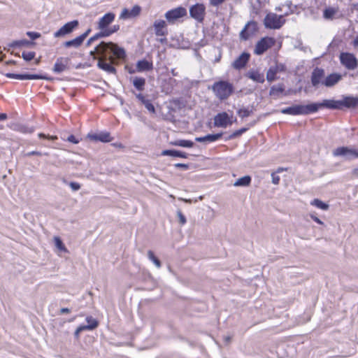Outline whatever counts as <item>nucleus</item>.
I'll return each instance as SVG.
<instances>
[{"label": "nucleus", "mask_w": 358, "mask_h": 358, "mask_svg": "<svg viewBox=\"0 0 358 358\" xmlns=\"http://www.w3.org/2000/svg\"><path fill=\"white\" fill-rule=\"evenodd\" d=\"M90 55L94 59L98 57V66L106 72L114 73L115 69L113 66L115 62V58L124 59L126 53L123 48L112 42H101L97 45L94 50L90 52Z\"/></svg>", "instance_id": "nucleus-1"}, {"label": "nucleus", "mask_w": 358, "mask_h": 358, "mask_svg": "<svg viewBox=\"0 0 358 358\" xmlns=\"http://www.w3.org/2000/svg\"><path fill=\"white\" fill-rule=\"evenodd\" d=\"M212 90L220 100L228 99L234 92V86L227 81L215 82L212 86Z\"/></svg>", "instance_id": "nucleus-2"}, {"label": "nucleus", "mask_w": 358, "mask_h": 358, "mask_svg": "<svg viewBox=\"0 0 358 358\" xmlns=\"http://www.w3.org/2000/svg\"><path fill=\"white\" fill-rule=\"evenodd\" d=\"M317 111V106L315 104L308 105H294L291 107L284 108L281 110L283 114L292 115H308Z\"/></svg>", "instance_id": "nucleus-3"}, {"label": "nucleus", "mask_w": 358, "mask_h": 358, "mask_svg": "<svg viewBox=\"0 0 358 358\" xmlns=\"http://www.w3.org/2000/svg\"><path fill=\"white\" fill-rule=\"evenodd\" d=\"M285 23L284 15H279L274 13H268L264 19V27L270 29H279Z\"/></svg>", "instance_id": "nucleus-4"}, {"label": "nucleus", "mask_w": 358, "mask_h": 358, "mask_svg": "<svg viewBox=\"0 0 358 358\" xmlns=\"http://www.w3.org/2000/svg\"><path fill=\"white\" fill-rule=\"evenodd\" d=\"M275 39L273 37L265 36L259 39L254 48V54L262 55L275 44Z\"/></svg>", "instance_id": "nucleus-5"}, {"label": "nucleus", "mask_w": 358, "mask_h": 358, "mask_svg": "<svg viewBox=\"0 0 358 358\" xmlns=\"http://www.w3.org/2000/svg\"><path fill=\"white\" fill-rule=\"evenodd\" d=\"M341 63L348 69L354 70L358 66L355 56L349 52H341L339 56Z\"/></svg>", "instance_id": "nucleus-6"}, {"label": "nucleus", "mask_w": 358, "mask_h": 358, "mask_svg": "<svg viewBox=\"0 0 358 358\" xmlns=\"http://www.w3.org/2000/svg\"><path fill=\"white\" fill-rule=\"evenodd\" d=\"M258 31V24L254 21H249L240 32V38L246 41L250 37L255 36Z\"/></svg>", "instance_id": "nucleus-7"}, {"label": "nucleus", "mask_w": 358, "mask_h": 358, "mask_svg": "<svg viewBox=\"0 0 358 358\" xmlns=\"http://www.w3.org/2000/svg\"><path fill=\"white\" fill-rule=\"evenodd\" d=\"M187 15L186 8L179 6L174 9L168 10L165 13V17L169 23H174L178 19L185 17Z\"/></svg>", "instance_id": "nucleus-8"}, {"label": "nucleus", "mask_w": 358, "mask_h": 358, "mask_svg": "<svg viewBox=\"0 0 358 358\" xmlns=\"http://www.w3.org/2000/svg\"><path fill=\"white\" fill-rule=\"evenodd\" d=\"M334 156H342L347 159L358 158V150L348 147H339L333 152Z\"/></svg>", "instance_id": "nucleus-9"}, {"label": "nucleus", "mask_w": 358, "mask_h": 358, "mask_svg": "<svg viewBox=\"0 0 358 358\" xmlns=\"http://www.w3.org/2000/svg\"><path fill=\"white\" fill-rule=\"evenodd\" d=\"M189 15L194 20L201 22L206 15V7L203 3H196L189 8Z\"/></svg>", "instance_id": "nucleus-10"}, {"label": "nucleus", "mask_w": 358, "mask_h": 358, "mask_svg": "<svg viewBox=\"0 0 358 358\" xmlns=\"http://www.w3.org/2000/svg\"><path fill=\"white\" fill-rule=\"evenodd\" d=\"M286 67L285 64L276 63L274 66H271L266 72V80L268 82L271 83L278 79L277 74L281 72H285Z\"/></svg>", "instance_id": "nucleus-11"}, {"label": "nucleus", "mask_w": 358, "mask_h": 358, "mask_svg": "<svg viewBox=\"0 0 358 358\" xmlns=\"http://www.w3.org/2000/svg\"><path fill=\"white\" fill-rule=\"evenodd\" d=\"M232 124V116H229L226 112L218 113L214 117V124L218 127H227Z\"/></svg>", "instance_id": "nucleus-12"}, {"label": "nucleus", "mask_w": 358, "mask_h": 358, "mask_svg": "<svg viewBox=\"0 0 358 358\" xmlns=\"http://www.w3.org/2000/svg\"><path fill=\"white\" fill-rule=\"evenodd\" d=\"M78 26V20H73L66 23L59 30L54 34L55 38L63 37L73 31V30Z\"/></svg>", "instance_id": "nucleus-13"}, {"label": "nucleus", "mask_w": 358, "mask_h": 358, "mask_svg": "<svg viewBox=\"0 0 358 358\" xmlns=\"http://www.w3.org/2000/svg\"><path fill=\"white\" fill-rule=\"evenodd\" d=\"M141 12V8L138 5H135L132 7L131 10L128 8H123L120 15V19L121 20H127L130 18H134L138 17Z\"/></svg>", "instance_id": "nucleus-14"}, {"label": "nucleus", "mask_w": 358, "mask_h": 358, "mask_svg": "<svg viewBox=\"0 0 358 358\" xmlns=\"http://www.w3.org/2000/svg\"><path fill=\"white\" fill-rule=\"evenodd\" d=\"M7 78H15L18 80H48L49 78L45 76L38 74H15V73H7Z\"/></svg>", "instance_id": "nucleus-15"}, {"label": "nucleus", "mask_w": 358, "mask_h": 358, "mask_svg": "<svg viewBox=\"0 0 358 358\" xmlns=\"http://www.w3.org/2000/svg\"><path fill=\"white\" fill-rule=\"evenodd\" d=\"M155 34L157 36H164L167 35L166 23L164 20H157L153 23Z\"/></svg>", "instance_id": "nucleus-16"}, {"label": "nucleus", "mask_w": 358, "mask_h": 358, "mask_svg": "<svg viewBox=\"0 0 358 358\" xmlns=\"http://www.w3.org/2000/svg\"><path fill=\"white\" fill-rule=\"evenodd\" d=\"M70 59L68 57H59L57 58L54 67L53 71L57 73H59L66 71L68 69Z\"/></svg>", "instance_id": "nucleus-17"}, {"label": "nucleus", "mask_w": 358, "mask_h": 358, "mask_svg": "<svg viewBox=\"0 0 358 358\" xmlns=\"http://www.w3.org/2000/svg\"><path fill=\"white\" fill-rule=\"evenodd\" d=\"M115 17V15L114 13H107L99 20L98 22V28L104 31L105 29L114 21Z\"/></svg>", "instance_id": "nucleus-18"}, {"label": "nucleus", "mask_w": 358, "mask_h": 358, "mask_svg": "<svg viewBox=\"0 0 358 358\" xmlns=\"http://www.w3.org/2000/svg\"><path fill=\"white\" fill-rule=\"evenodd\" d=\"M87 138L91 141H101L103 143L110 142L113 138L108 132H101L99 134H89Z\"/></svg>", "instance_id": "nucleus-19"}, {"label": "nucleus", "mask_w": 358, "mask_h": 358, "mask_svg": "<svg viewBox=\"0 0 358 358\" xmlns=\"http://www.w3.org/2000/svg\"><path fill=\"white\" fill-rule=\"evenodd\" d=\"M324 76V71L322 69H315L312 73L311 83L315 87H317L319 84H322Z\"/></svg>", "instance_id": "nucleus-20"}, {"label": "nucleus", "mask_w": 358, "mask_h": 358, "mask_svg": "<svg viewBox=\"0 0 358 358\" xmlns=\"http://www.w3.org/2000/svg\"><path fill=\"white\" fill-rule=\"evenodd\" d=\"M312 104H315L317 106V110H319L320 108H328L333 109L341 108L340 101H334L331 99H324L321 103H313Z\"/></svg>", "instance_id": "nucleus-21"}, {"label": "nucleus", "mask_w": 358, "mask_h": 358, "mask_svg": "<svg viewBox=\"0 0 358 358\" xmlns=\"http://www.w3.org/2000/svg\"><path fill=\"white\" fill-rule=\"evenodd\" d=\"M342 79V75L339 73H331L327 76L322 82V85L330 87L337 84Z\"/></svg>", "instance_id": "nucleus-22"}, {"label": "nucleus", "mask_w": 358, "mask_h": 358, "mask_svg": "<svg viewBox=\"0 0 358 358\" xmlns=\"http://www.w3.org/2000/svg\"><path fill=\"white\" fill-rule=\"evenodd\" d=\"M250 58V55L246 52L242 53L233 63L232 66L234 69H240L243 68Z\"/></svg>", "instance_id": "nucleus-23"}, {"label": "nucleus", "mask_w": 358, "mask_h": 358, "mask_svg": "<svg viewBox=\"0 0 358 358\" xmlns=\"http://www.w3.org/2000/svg\"><path fill=\"white\" fill-rule=\"evenodd\" d=\"M341 101V108L345 106L347 108H354L358 103V97L345 96Z\"/></svg>", "instance_id": "nucleus-24"}, {"label": "nucleus", "mask_w": 358, "mask_h": 358, "mask_svg": "<svg viewBox=\"0 0 358 358\" xmlns=\"http://www.w3.org/2000/svg\"><path fill=\"white\" fill-rule=\"evenodd\" d=\"M153 68L152 62L145 59L140 60L136 64V69L138 72L152 70Z\"/></svg>", "instance_id": "nucleus-25"}, {"label": "nucleus", "mask_w": 358, "mask_h": 358, "mask_svg": "<svg viewBox=\"0 0 358 358\" xmlns=\"http://www.w3.org/2000/svg\"><path fill=\"white\" fill-rule=\"evenodd\" d=\"M246 76L249 78L250 79L252 80L253 81L263 83L264 82V76L263 73H259L257 71H249Z\"/></svg>", "instance_id": "nucleus-26"}, {"label": "nucleus", "mask_w": 358, "mask_h": 358, "mask_svg": "<svg viewBox=\"0 0 358 358\" xmlns=\"http://www.w3.org/2000/svg\"><path fill=\"white\" fill-rule=\"evenodd\" d=\"M222 136V134H208L203 137H196L195 138L197 142H213Z\"/></svg>", "instance_id": "nucleus-27"}, {"label": "nucleus", "mask_w": 358, "mask_h": 358, "mask_svg": "<svg viewBox=\"0 0 358 358\" xmlns=\"http://www.w3.org/2000/svg\"><path fill=\"white\" fill-rule=\"evenodd\" d=\"M118 29H119V26H114L113 27V29H112V30H104L101 33L97 34L95 36L91 37L88 40L87 44L88 45L90 44L92 42H93L94 40L97 39L99 37H101V36H108L111 34H113L115 31H116L117 30H118Z\"/></svg>", "instance_id": "nucleus-28"}, {"label": "nucleus", "mask_w": 358, "mask_h": 358, "mask_svg": "<svg viewBox=\"0 0 358 358\" xmlns=\"http://www.w3.org/2000/svg\"><path fill=\"white\" fill-rule=\"evenodd\" d=\"M84 40H85V36H79L73 38V40L66 41L64 43V45L66 48H69V47L78 48L83 43Z\"/></svg>", "instance_id": "nucleus-29"}, {"label": "nucleus", "mask_w": 358, "mask_h": 358, "mask_svg": "<svg viewBox=\"0 0 358 358\" xmlns=\"http://www.w3.org/2000/svg\"><path fill=\"white\" fill-rule=\"evenodd\" d=\"M251 182V178L249 176H245L236 180L234 183L235 187H246L249 186Z\"/></svg>", "instance_id": "nucleus-30"}, {"label": "nucleus", "mask_w": 358, "mask_h": 358, "mask_svg": "<svg viewBox=\"0 0 358 358\" xmlns=\"http://www.w3.org/2000/svg\"><path fill=\"white\" fill-rule=\"evenodd\" d=\"M162 155L181 157V158L187 157V155L185 152L178 151V150H165L162 151Z\"/></svg>", "instance_id": "nucleus-31"}, {"label": "nucleus", "mask_w": 358, "mask_h": 358, "mask_svg": "<svg viewBox=\"0 0 358 358\" xmlns=\"http://www.w3.org/2000/svg\"><path fill=\"white\" fill-rule=\"evenodd\" d=\"M13 129L24 134H31L34 131L33 127L23 124H16L14 126Z\"/></svg>", "instance_id": "nucleus-32"}, {"label": "nucleus", "mask_w": 358, "mask_h": 358, "mask_svg": "<svg viewBox=\"0 0 358 358\" xmlns=\"http://www.w3.org/2000/svg\"><path fill=\"white\" fill-rule=\"evenodd\" d=\"M171 145L175 146H180L183 148H192L194 143L189 140H177L171 143Z\"/></svg>", "instance_id": "nucleus-33"}, {"label": "nucleus", "mask_w": 358, "mask_h": 358, "mask_svg": "<svg viewBox=\"0 0 358 358\" xmlns=\"http://www.w3.org/2000/svg\"><path fill=\"white\" fill-rule=\"evenodd\" d=\"M310 204L313 206H315L316 208L323 210H327L329 209V204L323 202L322 201L315 199L311 202Z\"/></svg>", "instance_id": "nucleus-34"}, {"label": "nucleus", "mask_w": 358, "mask_h": 358, "mask_svg": "<svg viewBox=\"0 0 358 358\" xmlns=\"http://www.w3.org/2000/svg\"><path fill=\"white\" fill-rule=\"evenodd\" d=\"M284 91V87L282 85L279 84L278 85H273L271 87L270 90V95L271 96H278L280 94L282 93Z\"/></svg>", "instance_id": "nucleus-35"}, {"label": "nucleus", "mask_w": 358, "mask_h": 358, "mask_svg": "<svg viewBox=\"0 0 358 358\" xmlns=\"http://www.w3.org/2000/svg\"><path fill=\"white\" fill-rule=\"evenodd\" d=\"M145 84V80L143 78H135L133 81L134 86L138 90H143Z\"/></svg>", "instance_id": "nucleus-36"}, {"label": "nucleus", "mask_w": 358, "mask_h": 358, "mask_svg": "<svg viewBox=\"0 0 358 358\" xmlns=\"http://www.w3.org/2000/svg\"><path fill=\"white\" fill-rule=\"evenodd\" d=\"M337 13V8H328L324 10V17L326 19H332Z\"/></svg>", "instance_id": "nucleus-37"}, {"label": "nucleus", "mask_w": 358, "mask_h": 358, "mask_svg": "<svg viewBox=\"0 0 358 358\" xmlns=\"http://www.w3.org/2000/svg\"><path fill=\"white\" fill-rule=\"evenodd\" d=\"M54 242H55V245L56 248L59 250L63 251L65 252H68V250L66 249V248L65 247L64 244L63 243L62 241L61 240V238L59 237H58V236L54 237Z\"/></svg>", "instance_id": "nucleus-38"}, {"label": "nucleus", "mask_w": 358, "mask_h": 358, "mask_svg": "<svg viewBox=\"0 0 358 358\" xmlns=\"http://www.w3.org/2000/svg\"><path fill=\"white\" fill-rule=\"evenodd\" d=\"M86 321L88 323V324L85 325V327H93L91 328H88L87 330H93L96 329L99 325L97 320L93 318L92 316H87L86 317Z\"/></svg>", "instance_id": "nucleus-39"}, {"label": "nucleus", "mask_w": 358, "mask_h": 358, "mask_svg": "<svg viewBox=\"0 0 358 358\" xmlns=\"http://www.w3.org/2000/svg\"><path fill=\"white\" fill-rule=\"evenodd\" d=\"M148 257L149 259L151 260L157 268L161 267L160 261L155 256V254L152 251L149 250L148 252Z\"/></svg>", "instance_id": "nucleus-40"}, {"label": "nucleus", "mask_w": 358, "mask_h": 358, "mask_svg": "<svg viewBox=\"0 0 358 358\" xmlns=\"http://www.w3.org/2000/svg\"><path fill=\"white\" fill-rule=\"evenodd\" d=\"M35 55L36 53L33 51H24L22 52V57L25 60V61H31V59H33L35 57Z\"/></svg>", "instance_id": "nucleus-41"}, {"label": "nucleus", "mask_w": 358, "mask_h": 358, "mask_svg": "<svg viewBox=\"0 0 358 358\" xmlns=\"http://www.w3.org/2000/svg\"><path fill=\"white\" fill-rule=\"evenodd\" d=\"M92 327H85V325L79 326L76 330L75 331L74 336L78 339L80 337V334L85 330H87L88 328H91Z\"/></svg>", "instance_id": "nucleus-42"}, {"label": "nucleus", "mask_w": 358, "mask_h": 358, "mask_svg": "<svg viewBox=\"0 0 358 358\" xmlns=\"http://www.w3.org/2000/svg\"><path fill=\"white\" fill-rule=\"evenodd\" d=\"M250 113L251 111L247 108H241L238 111V115L242 118L248 117L250 115Z\"/></svg>", "instance_id": "nucleus-43"}, {"label": "nucleus", "mask_w": 358, "mask_h": 358, "mask_svg": "<svg viewBox=\"0 0 358 358\" xmlns=\"http://www.w3.org/2000/svg\"><path fill=\"white\" fill-rule=\"evenodd\" d=\"M177 217L179 220V222L181 225H184L187 220L185 215L182 214L180 210H177Z\"/></svg>", "instance_id": "nucleus-44"}, {"label": "nucleus", "mask_w": 358, "mask_h": 358, "mask_svg": "<svg viewBox=\"0 0 358 358\" xmlns=\"http://www.w3.org/2000/svg\"><path fill=\"white\" fill-rule=\"evenodd\" d=\"M145 107L147 108L148 111H150L152 113H155V109L152 103L150 102V101L148 100L147 101H145V103L143 104Z\"/></svg>", "instance_id": "nucleus-45"}, {"label": "nucleus", "mask_w": 358, "mask_h": 358, "mask_svg": "<svg viewBox=\"0 0 358 358\" xmlns=\"http://www.w3.org/2000/svg\"><path fill=\"white\" fill-rule=\"evenodd\" d=\"M27 35L31 39L34 40L41 37V34L34 31H28Z\"/></svg>", "instance_id": "nucleus-46"}, {"label": "nucleus", "mask_w": 358, "mask_h": 358, "mask_svg": "<svg viewBox=\"0 0 358 358\" xmlns=\"http://www.w3.org/2000/svg\"><path fill=\"white\" fill-rule=\"evenodd\" d=\"M225 1V0H209V3L212 6H218L223 3Z\"/></svg>", "instance_id": "nucleus-47"}, {"label": "nucleus", "mask_w": 358, "mask_h": 358, "mask_svg": "<svg viewBox=\"0 0 358 358\" xmlns=\"http://www.w3.org/2000/svg\"><path fill=\"white\" fill-rule=\"evenodd\" d=\"M69 186L73 191H77V190L80 189V185L76 182H71L69 183Z\"/></svg>", "instance_id": "nucleus-48"}, {"label": "nucleus", "mask_w": 358, "mask_h": 358, "mask_svg": "<svg viewBox=\"0 0 358 358\" xmlns=\"http://www.w3.org/2000/svg\"><path fill=\"white\" fill-rule=\"evenodd\" d=\"M271 178H272V182L274 184V185H278L280 182V177L278 176H277L275 173H273L271 174Z\"/></svg>", "instance_id": "nucleus-49"}, {"label": "nucleus", "mask_w": 358, "mask_h": 358, "mask_svg": "<svg viewBox=\"0 0 358 358\" xmlns=\"http://www.w3.org/2000/svg\"><path fill=\"white\" fill-rule=\"evenodd\" d=\"M38 136L40 138H48V139L52 140V141L57 139V136H46V135H45L44 134H42V133H40L38 134Z\"/></svg>", "instance_id": "nucleus-50"}, {"label": "nucleus", "mask_w": 358, "mask_h": 358, "mask_svg": "<svg viewBox=\"0 0 358 358\" xmlns=\"http://www.w3.org/2000/svg\"><path fill=\"white\" fill-rule=\"evenodd\" d=\"M310 217L313 220H314L317 224H319L320 225H324V222L320 219H319L317 216H315L314 214H310Z\"/></svg>", "instance_id": "nucleus-51"}, {"label": "nucleus", "mask_w": 358, "mask_h": 358, "mask_svg": "<svg viewBox=\"0 0 358 358\" xmlns=\"http://www.w3.org/2000/svg\"><path fill=\"white\" fill-rule=\"evenodd\" d=\"M67 141L69 142H71V143H73L74 144H77L79 143V140L77 139L73 135H70L68 138H67Z\"/></svg>", "instance_id": "nucleus-52"}, {"label": "nucleus", "mask_w": 358, "mask_h": 358, "mask_svg": "<svg viewBox=\"0 0 358 358\" xmlns=\"http://www.w3.org/2000/svg\"><path fill=\"white\" fill-rule=\"evenodd\" d=\"M41 152L38 151H31L26 154L27 156H31V155H37V156H41Z\"/></svg>", "instance_id": "nucleus-53"}, {"label": "nucleus", "mask_w": 358, "mask_h": 358, "mask_svg": "<svg viewBox=\"0 0 358 358\" xmlns=\"http://www.w3.org/2000/svg\"><path fill=\"white\" fill-rule=\"evenodd\" d=\"M14 44L16 45H29V42L27 41H20L15 42Z\"/></svg>", "instance_id": "nucleus-54"}, {"label": "nucleus", "mask_w": 358, "mask_h": 358, "mask_svg": "<svg viewBox=\"0 0 358 358\" xmlns=\"http://www.w3.org/2000/svg\"><path fill=\"white\" fill-rule=\"evenodd\" d=\"M137 98L141 101L143 104L145 103V101H147L148 99H146L142 94H139L137 96Z\"/></svg>", "instance_id": "nucleus-55"}, {"label": "nucleus", "mask_w": 358, "mask_h": 358, "mask_svg": "<svg viewBox=\"0 0 358 358\" xmlns=\"http://www.w3.org/2000/svg\"><path fill=\"white\" fill-rule=\"evenodd\" d=\"M60 313L62 314L69 313H70V310L68 308H62L60 309Z\"/></svg>", "instance_id": "nucleus-56"}, {"label": "nucleus", "mask_w": 358, "mask_h": 358, "mask_svg": "<svg viewBox=\"0 0 358 358\" xmlns=\"http://www.w3.org/2000/svg\"><path fill=\"white\" fill-rule=\"evenodd\" d=\"M8 116L6 113H0V121H3L7 119Z\"/></svg>", "instance_id": "nucleus-57"}, {"label": "nucleus", "mask_w": 358, "mask_h": 358, "mask_svg": "<svg viewBox=\"0 0 358 358\" xmlns=\"http://www.w3.org/2000/svg\"><path fill=\"white\" fill-rule=\"evenodd\" d=\"M175 166L176 167H180V168H182L185 169H187L188 168V165L185 164H176Z\"/></svg>", "instance_id": "nucleus-58"}, {"label": "nucleus", "mask_w": 358, "mask_h": 358, "mask_svg": "<svg viewBox=\"0 0 358 358\" xmlns=\"http://www.w3.org/2000/svg\"><path fill=\"white\" fill-rule=\"evenodd\" d=\"M179 200L182 201L185 203H191L192 202V200L187 199H183V198H178Z\"/></svg>", "instance_id": "nucleus-59"}, {"label": "nucleus", "mask_w": 358, "mask_h": 358, "mask_svg": "<svg viewBox=\"0 0 358 358\" xmlns=\"http://www.w3.org/2000/svg\"><path fill=\"white\" fill-rule=\"evenodd\" d=\"M353 45H354L355 47H357L358 46V36L354 40Z\"/></svg>", "instance_id": "nucleus-60"}, {"label": "nucleus", "mask_w": 358, "mask_h": 358, "mask_svg": "<svg viewBox=\"0 0 358 358\" xmlns=\"http://www.w3.org/2000/svg\"><path fill=\"white\" fill-rule=\"evenodd\" d=\"M224 339L227 343L231 341V337L229 336H225Z\"/></svg>", "instance_id": "nucleus-61"}, {"label": "nucleus", "mask_w": 358, "mask_h": 358, "mask_svg": "<svg viewBox=\"0 0 358 358\" xmlns=\"http://www.w3.org/2000/svg\"><path fill=\"white\" fill-rule=\"evenodd\" d=\"M90 31V30H87L86 32H85L83 34H82L81 36H85V38L87 37V36L88 35L89 32Z\"/></svg>", "instance_id": "nucleus-62"}, {"label": "nucleus", "mask_w": 358, "mask_h": 358, "mask_svg": "<svg viewBox=\"0 0 358 358\" xmlns=\"http://www.w3.org/2000/svg\"><path fill=\"white\" fill-rule=\"evenodd\" d=\"M171 74H172L173 76H177V73L175 71V69H172V70H171Z\"/></svg>", "instance_id": "nucleus-63"}, {"label": "nucleus", "mask_w": 358, "mask_h": 358, "mask_svg": "<svg viewBox=\"0 0 358 358\" xmlns=\"http://www.w3.org/2000/svg\"><path fill=\"white\" fill-rule=\"evenodd\" d=\"M282 170H283L282 169L280 168L278 169L277 172L279 173V172L282 171Z\"/></svg>", "instance_id": "nucleus-64"}]
</instances>
